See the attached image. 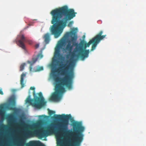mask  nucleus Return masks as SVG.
Masks as SVG:
<instances>
[{
  "instance_id": "f257e3e1",
  "label": "nucleus",
  "mask_w": 146,
  "mask_h": 146,
  "mask_svg": "<svg viewBox=\"0 0 146 146\" xmlns=\"http://www.w3.org/2000/svg\"><path fill=\"white\" fill-rule=\"evenodd\" d=\"M50 13L52 16L51 23L53 24L51 26L50 31L55 38H57L66 26L67 21L75 17L77 13L74 9H68L65 5L52 10Z\"/></svg>"
},
{
  "instance_id": "f03ea898",
  "label": "nucleus",
  "mask_w": 146,
  "mask_h": 146,
  "mask_svg": "<svg viewBox=\"0 0 146 146\" xmlns=\"http://www.w3.org/2000/svg\"><path fill=\"white\" fill-rule=\"evenodd\" d=\"M59 69L61 74L66 76L62 78H60L54 75V80L57 83L55 86V91L51 96L50 100L51 101H57L60 100L62 94L65 90L64 86L68 89H71L72 87L73 79L74 77L73 68L70 66V64H64L59 66Z\"/></svg>"
},
{
  "instance_id": "7ed1b4c3",
  "label": "nucleus",
  "mask_w": 146,
  "mask_h": 146,
  "mask_svg": "<svg viewBox=\"0 0 146 146\" xmlns=\"http://www.w3.org/2000/svg\"><path fill=\"white\" fill-rule=\"evenodd\" d=\"M77 30V29L76 28L74 29L73 31H72L66 33L64 35L63 38L58 42V44L56 47L55 49V51L54 54V59H53L54 61L55 62H58L57 60L59 59L62 57V55L60 53V49L61 47L63 46L65 43V40L68 38L70 36L71 37L70 40H68L67 42L68 44L66 45L65 50L66 51H68L69 53L71 52V55L72 57H74L71 56V52L73 47L75 46L76 47H78V44L76 42V41L77 38V36L75 32L74 31L75 30Z\"/></svg>"
},
{
  "instance_id": "20e7f679",
  "label": "nucleus",
  "mask_w": 146,
  "mask_h": 146,
  "mask_svg": "<svg viewBox=\"0 0 146 146\" xmlns=\"http://www.w3.org/2000/svg\"><path fill=\"white\" fill-rule=\"evenodd\" d=\"M55 125L53 124H51L46 127V130L43 128L35 130L33 131H29L24 135V137L27 138L28 137L36 136L40 139L45 137L47 136V133L53 132L54 130Z\"/></svg>"
},
{
  "instance_id": "39448f33",
  "label": "nucleus",
  "mask_w": 146,
  "mask_h": 146,
  "mask_svg": "<svg viewBox=\"0 0 146 146\" xmlns=\"http://www.w3.org/2000/svg\"><path fill=\"white\" fill-rule=\"evenodd\" d=\"M92 38L88 43H86L84 40L81 41L79 44L78 47H76L73 51L71 53V56L74 57L75 55V53L79 52L78 55L80 56L82 60L88 56L90 51L89 50H86L87 47H89L90 44L92 43Z\"/></svg>"
},
{
  "instance_id": "423d86ee",
  "label": "nucleus",
  "mask_w": 146,
  "mask_h": 146,
  "mask_svg": "<svg viewBox=\"0 0 146 146\" xmlns=\"http://www.w3.org/2000/svg\"><path fill=\"white\" fill-rule=\"evenodd\" d=\"M33 95L35 99V102L34 104L36 108H40L44 106L46 103V102L44 101V99L42 96V93L40 92L38 93L39 98L36 96L35 91L33 92Z\"/></svg>"
},
{
  "instance_id": "0eeeda50",
  "label": "nucleus",
  "mask_w": 146,
  "mask_h": 146,
  "mask_svg": "<svg viewBox=\"0 0 146 146\" xmlns=\"http://www.w3.org/2000/svg\"><path fill=\"white\" fill-rule=\"evenodd\" d=\"M103 33V31H101L97 34L93 38H92V45L91 49V51L94 50L97 45L100 41L104 38L106 36V35H102Z\"/></svg>"
},
{
  "instance_id": "6e6552de",
  "label": "nucleus",
  "mask_w": 146,
  "mask_h": 146,
  "mask_svg": "<svg viewBox=\"0 0 146 146\" xmlns=\"http://www.w3.org/2000/svg\"><path fill=\"white\" fill-rule=\"evenodd\" d=\"M19 40L17 39L15 40V42L17 44L23 49L26 50V47L24 43L27 42V40L23 35H21L18 36Z\"/></svg>"
},
{
  "instance_id": "1a4fd4ad",
  "label": "nucleus",
  "mask_w": 146,
  "mask_h": 146,
  "mask_svg": "<svg viewBox=\"0 0 146 146\" xmlns=\"http://www.w3.org/2000/svg\"><path fill=\"white\" fill-rule=\"evenodd\" d=\"M30 98V96H29L26 100V103H28L32 105L33 106L36 108V107L34 106V104L36 102L35 98H34L33 99H31Z\"/></svg>"
},
{
  "instance_id": "9d476101",
  "label": "nucleus",
  "mask_w": 146,
  "mask_h": 146,
  "mask_svg": "<svg viewBox=\"0 0 146 146\" xmlns=\"http://www.w3.org/2000/svg\"><path fill=\"white\" fill-rule=\"evenodd\" d=\"M7 119L9 120L11 123H13L15 121V117L13 113L9 114L7 117Z\"/></svg>"
},
{
  "instance_id": "9b49d317",
  "label": "nucleus",
  "mask_w": 146,
  "mask_h": 146,
  "mask_svg": "<svg viewBox=\"0 0 146 146\" xmlns=\"http://www.w3.org/2000/svg\"><path fill=\"white\" fill-rule=\"evenodd\" d=\"M26 74L24 73H23L21 75L20 83L22 88H23L24 86V78Z\"/></svg>"
},
{
  "instance_id": "f8f14e48",
  "label": "nucleus",
  "mask_w": 146,
  "mask_h": 146,
  "mask_svg": "<svg viewBox=\"0 0 146 146\" xmlns=\"http://www.w3.org/2000/svg\"><path fill=\"white\" fill-rule=\"evenodd\" d=\"M44 41L46 44L49 43L50 40V35L49 33H47L45 34L44 36Z\"/></svg>"
},
{
  "instance_id": "ddd939ff",
  "label": "nucleus",
  "mask_w": 146,
  "mask_h": 146,
  "mask_svg": "<svg viewBox=\"0 0 146 146\" xmlns=\"http://www.w3.org/2000/svg\"><path fill=\"white\" fill-rule=\"evenodd\" d=\"M43 57V56L42 54H38L35 60V61H36L38 59H41Z\"/></svg>"
},
{
  "instance_id": "4468645a",
  "label": "nucleus",
  "mask_w": 146,
  "mask_h": 146,
  "mask_svg": "<svg viewBox=\"0 0 146 146\" xmlns=\"http://www.w3.org/2000/svg\"><path fill=\"white\" fill-rule=\"evenodd\" d=\"M25 63H23L21 64L20 66V71H22L24 69V67L25 66Z\"/></svg>"
},
{
  "instance_id": "2eb2a0df",
  "label": "nucleus",
  "mask_w": 146,
  "mask_h": 146,
  "mask_svg": "<svg viewBox=\"0 0 146 146\" xmlns=\"http://www.w3.org/2000/svg\"><path fill=\"white\" fill-rule=\"evenodd\" d=\"M48 113L50 115H52L54 114L55 113V112L53 111L49 110Z\"/></svg>"
},
{
  "instance_id": "dca6fc26",
  "label": "nucleus",
  "mask_w": 146,
  "mask_h": 146,
  "mask_svg": "<svg viewBox=\"0 0 146 146\" xmlns=\"http://www.w3.org/2000/svg\"><path fill=\"white\" fill-rule=\"evenodd\" d=\"M43 70V68L42 66L38 67L37 68L36 70L37 71H40L42 70Z\"/></svg>"
},
{
  "instance_id": "f3484780",
  "label": "nucleus",
  "mask_w": 146,
  "mask_h": 146,
  "mask_svg": "<svg viewBox=\"0 0 146 146\" xmlns=\"http://www.w3.org/2000/svg\"><path fill=\"white\" fill-rule=\"evenodd\" d=\"M73 23V21H70L68 25V27H71Z\"/></svg>"
},
{
  "instance_id": "a211bd4d",
  "label": "nucleus",
  "mask_w": 146,
  "mask_h": 146,
  "mask_svg": "<svg viewBox=\"0 0 146 146\" xmlns=\"http://www.w3.org/2000/svg\"><path fill=\"white\" fill-rule=\"evenodd\" d=\"M0 94L2 95L3 94V93L1 89H0Z\"/></svg>"
},
{
  "instance_id": "6ab92c4d",
  "label": "nucleus",
  "mask_w": 146,
  "mask_h": 146,
  "mask_svg": "<svg viewBox=\"0 0 146 146\" xmlns=\"http://www.w3.org/2000/svg\"><path fill=\"white\" fill-rule=\"evenodd\" d=\"M39 46V44H36L35 46V47L36 48H38Z\"/></svg>"
},
{
  "instance_id": "aec40b11",
  "label": "nucleus",
  "mask_w": 146,
  "mask_h": 146,
  "mask_svg": "<svg viewBox=\"0 0 146 146\" xmlns=\"http://www.w3.org/2000/svg\"><path fill=\"white\" fill-rule=\"evenodd\" d=\"M35 88L34 87H31V88H30V89L31 90H35Z\"/></svg>"
},
{
  "instance_id": "412c9836",
  "label": "nucleus",
  "mask_w": 146,
  "mask_h": 146,
  "mask_svg": "<svg viewBox=\"0 0 146 146\" xmlns=\"http://www.w3.org/2000/svg\"><path fill=\"white\" fill-rule=\"evenodd\" d=\"M32 65H31L30 66V71H31V70H32Z\"/></svg>"
},
{
  "instance_id": "4be33fe9",
  "label": "nucleus",
  "mask_w": 146,
  "mask_h": 146,
  "mask_svg": "<svg viewBox=\"0 0 146 146\" xmlns=\"http://www.w3.org/2000/svg\"><path fill=\"white\" fill-rule=\"evenodd\" d=\"M32 41H29V44H31L32 43Z\"/></svg>"
},
{
  "instance_id": "5701e85b",
  "label": "nucleus",
  "mask_w": 146,
  "mask_h": 146,
  "mask_svg": "<svg viewBox=\"0 0 146 146\" xmlns=\"http://www.w3.org/2000/svg\"><path fill=\"white\" fill-rule=\"evenodd\" d=\"M20 123L21 124H22V123H23V121L21 120V121H20Z\"/></svg>"
},
{
  "instance_id": "b1692460",
  "label": "nucleus",
  "mask_w": 146,
  "mask_h": 146,
  "mask_svg": "<svg viewBox=\"0 0 146 146\" xmlns=\"http://www.w3.org/2000/svg\"><path fill=\"white\" fill-rule=\"evenodd\" d=\"M9 109L10 110H12V107L10 108H9Z\"/></svg>"
},
{
  "instance_id": "393cba45",
  "label": "nucleus",
  "mask_w": 146,
  "mask_h": 146,
  "mask_svg": "<svg viewBox=\"0 0 146 146\" xmlns=\"http://www.w3.org/2000/svg\"><path fill=\"white\" fill-rule=\"evenodd\" d=\"M13 103H15V101H13Z\"/></svg>"
}]
</instances>
